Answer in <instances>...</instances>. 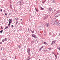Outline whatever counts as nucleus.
<instances>
[{
  "label": "nucleus",
  "mask_w": 60,
  "mask_h": 60,
  "mask_svg": "<svg viewBox=\"0 0 60 60\" xmlns=\"http://www.w3.org/2000/svg\"><path fill=\"white\" fill-rule=\"evenodd\" d=\"M10 14H9V15H10Z\"/></svg>",
  "instance_id": "47"
},
{
  "label": "nucleus",
  "mask_w": 60,
  "mask_h": 60,
  "mask_svg": "<svg viewBox=\"0 0 60 60\" xmlns=\"http://www.w3.org/2000/svg\"><path fill=\"white\" fill-rule=\"evenodd\" d=\"M7 24H8V22H7Z\"/></svg>",
  "instance_id": "43"
},
{
  "label": "nucleus",
  "mask_w": 60,
  "mask_h": 60,
  "mask_svg": "<svg viewBox=\"0 0 60 60\" xmlns=\"http://www.w3.org/2000/svg\"><path fill=\"white\" fill-rule=\"evenodd\" d=\"M40 8L41 9V10H43L44 9L43 8H42V7H40Z\"/></svg>",
  "instance_id": "18"
},
{
  "label": "nucleus",
  "mask_w": 60,
  "mask_h": 60,
  "mask_svg": "<svg viewBox=\"0 0 60 60\" xmlns=\"http://www.w3.org/2000/svg\"><path fill=\"white\" fill-rule=\"evenodd\" d=\"M21 26H20V27H21Z\"/></svg>",
  "instance_id": "49"
},
{
  "label": "nucleus",
  "mask_w": 60,
  "mask_h": 60,
  "mask_svg": "<svg viewBox=\"0 0 60 60\" xmlns=\"http://www.w3.org/2000/svg\"><path fill=\"white\" fill-rule=\"evenodd\" d=\"M27 51L28 53H30V49L28 48L27 49Z\"/></svg>",
  "instance_id": "4"
},
{
  "label": "nucleus",
  "mask_w": 60,
  "mask_h": 60,
  "mask_svg": "<svg viewBox=\"0 0 60 60\" xmlns=\"http://www.w3.org/2000/svg\"><path fill=\"white\" fill-rule=\"evenodd\" d=\"M35 10H36V11H37V12H38V10H37L36 8H35Z\"/></svg>",
  "instance_id": "27"
},
{
  "label": "nucleus",
  "mask_w": 60,
  "mask_h": 60,
  "mask_svg": "<svg viewBox=\"0 0 60 60\" xmlns=\"http://www.w3.org/2000/svg\"><path fill=\"white\" fill-rule=\"evenodd\" d=\"M20 20H22V19H20Z\"/></svg>",
  "instance_id": "40"
},
{
  "label": "nucleus",
  "mask_w": 60,
  "mask_h": 60,
  "mask_svg": "<svg viewBox=\"0 0 60 60\" xmlns=\"http://www.w3.org/2000/svg\"><path fill=\"white\" fill-rule=\"evenodd\" d=\"M45 1H43V4H44V3H45Z\"/></svg>",
  "instance_id": "35"
},
{
  "label": "nucleus",
  "mask_w": 60,
  "mask_h": 60,
  "mask_svg": "<svg viewBox=\"0 0 60 60\" xmlns=\"http://www.w3.org/2000/svg\"><path fill=\"white\" fill-rule=\"evenodd\" d=\"M11 26V27H12V28L14 26H13V25H12Z\"/></svg>",
  "instance_id": "26"
},
{
  "label": "nucleus",
  "mask_w": 60,
  "mask_h": 60,
  "mask_svg": "<svg viewBox=\"0 0 60 60\" xmlns=\"http://www.w3.org/2000/svg\"><path fill=\"white\" fill-rule=\"evenodd\" d=\"M11 23H10V22H9V24H8V26L9 27H10V25L11 24Z\"/></svg>",
  "instance_id": "17"
},
{
  "label": "nucleus",
  "mask_w": 60,
  "mask_h": 60,
  "mask_svg": "<svg viewBox=\"0 0 60 60\" xmlns=\"http://www.w3.org/2000/svg\"><path fill=\"white\" fill-rule=\"evenodd\" d=\"M3 12H5V10H4L3 11Z\"/></svg>",
  "instance_id": "30"
},
{
  "label": "nucleus",
  "mask_w": 60,
  "mask_h": 60,
  "mask_svg": "<svg viewBox=\"0 0 60 60\" xmlns=\"http://www.w3.org/2000/svg\"><path fill=\"white\" fill-rule=\"evenodd\" d=\"M32 36L34 37V38H36V36H35V35L34 34H33L32 35Z\"/></svg>",
  "instance_id": "9"
},
{
  "label": "nucleus",
  "mask_w": 60,
  "mask_h": 60,
  "mask_svg": "<svg viewBox=\"0 0 60 60\" xmlns=\"http://www.w3.org/2000/svg\"><path fill=\"white\" fill-rule=\"evenodd\" d=\"M49 34H50V35H51V34H52L51 33V32H50L49 33Z\"/></svg>",
  "instance_id": "25"
},
{
  "label": "nucleus",
  "mask_w": 60,
  "mask_h": 60,
  "mask_svg": "<svg viewBox=\"0 0 60 60\" xmlns=\"http://www.w3.org/2000/svg\"><path fill=\"white\" fill-rule=\"evenodd\" d=\"M8 21H9V23H11V22H12V19H10Z\"/></svg>",
  "instance_id": "3"
},
{
  "label": "nucleus",
  "mask_w": 60,
  "mask_h": 60,
  "mask_svg": "<svg viewBox=\"0 0 60 60\" xmlns=\"http://www.w3.org/2000/svg\"><path fill=\"white\" fill-rule=\"evenodd\" d=\"M45 2H46V0H45Z\"/></svg>",
  "instance_id": "42"
},
{
  "label": "nucleus",
  "mask_w": 60,
  "mask_h": 60,
  "mask_svg": "<svg viewBox=\"0 0 60 60\" xmlns=\"http://www.w3.org/2000/svg\"><path fill=\"white\" fill-rule=\"evenodd\" d=\"M52 3H55V2L53 0L52 1Z\"/></svg>",
  "instance_id": "24"
},
{
  "label": "nucleus",
  "mask_w": 60,
  "mask_h": 60,
  "mask_svg": "<svg viewBox=\"0 0 60 60\" xmlns=\"http://www.w3.org/2000/svg\"><path fill=\"white\" fill-rule=\"evenodd\" d=\"M54 24H56V25H57V26H60V21H59L58 22L55 21V22H54Z\"/></svg>",
  "instance_id": "2"
},
{
  "label": "nucleus",
  "mask_w": 60,
  "mask_h": 60,
  "mask_svg": "<svg viewBox=\"0 0 60 60\" xmlns=\"http://www.w3.org/2000/svg\"><path fill=\"white\" fill-rule=\"evenodd\" d=\"M46 27H48L49 26V23H47L46 24Z\"/></svg>",
  "instance_id": "7"
},
{
  "label": "nucleus",
  "mask_w": 60,
  "mask_h": 60,
  "mask_svg": "<svg viewBox=\"0 0 60 60\" xmlns=\"http://www.w3.org/2000/svg\"><path fill=\"white\" fill-rule=\"evenodd\" d=\"M29 54V55H30V56H31V54H30V52L29 53H28Z\"/></svg>",
  "instance_id": "34"
},
{
  "label": "nucleus",
  "mask_w": 60,
  "mask_h": 60,
  "mask_svg": "<svg viewBox=\"0 0 60 60\" xmlns=\"http://www.w3.org/2000/svg\"><path fill=\"white\" fill-rule=\"evenodd\" d=\"M17 19L18 20V19H19V18H18Z\"/></svg>",
  "instance_id": "44"
},
{
  "label": "nucleus",
  "mask_w": 60,
  "mask_h": 60,
  "mask_svg": "<svg viewBox=\"0 0 60 60\" xmlns=\"http://www.w3.org/2000/svg\"><path fill=\"white\" fill-rule=\"evenodd\" d=\"M15 19L16 20H17H17H18L17 19V18H15Z\"/></svg>",
  "instance_id": "39"
},
{
  "label": "nucleus",
  "mask_w": 60,
  "mask_h": 60,
  "mask_svg": "<svg viewBox=\"0 0 60 60\" xmlns=\"http://www.w3.org/2000/svg\"><path fill=\"white\" fill-rule=\"evenodd\" d=\"M46 42H44V44H46Z\"/></svg>",
  "instance_id": "29"
},
{
  "label": "nucleus",
  "mask_w": 60,
  "mask_h": 60,
  "mask_svg": "<svg viewBox=\"0 0 60 60\" xmlns=\"http://www.w3.org/2000/svg\"><path fill=\"white\" fill-rule=\"evenodd\" d=\"M39 60H40V59H39Z\"/></svg>",
  "instance_id": "48"
},
{
  "label": "nucleus",
  "mask_w": 60,
  "mask_h": 60,
  "mask_svg": "<svg viewBox=\"0 0 60 60\" xmlns=\"http://www.w3.org/2000/svg\"><path fill=\"white\" fill-rule=\"evenodd\" d=\"M53 43H53V41H52V44H51L52 45H53Z\"/></svg>",
  "instance_id": "23"
},
{
  "label": "nucleus",
  "mask_w": 60,
  "mask_h": 60,
  "mask_svg": "<svg viewBox=\"0 0 60 60\" xmlns=\"http://www.w3.org/2000/svg\"><path fill=\"white\" fill-rule=\"evenodd\" d=\"M55 17H57L59 16V14L57 13L55 15Z\"/></svg>",
  "instance_id": "5"
},
{
  "label": "nucleus",
  "mask_w": 60,
  "mask_h": 60,
  "mask_svg": "<svg viewBox=\"0 0 60 60\" xmlns=\"http://www.w3.org/2000/svg\"><path fill=\"white\" fill-rule=\"evenodd\" d=\"M16 56H15V58H16Z\"/></svg>",
  "instance_id": "41"
},
{
  "label": "nucleus",
  "mask_w": 60,
  "mask_h": 60,
  "mask_svg": "<svg viewBox=\"0 0 60 60\" xmlns=\"http://www.w3.org/2000/svg\"><path fill=\"white\" fill-rule=\"evenodd\" d=\"M48 49H49V50H51V48H48Z\"/></svg>",
  "instance_id": "20"
},
{
  "label": "nucleus",
  "mask_w": 60,
  "mask_h": 60,
  "mask_svg": "<svg viewBox=\"0 0 60 60\" xmlns=\"http://www.w3.org/2000/svg\"><path fill=\"white\" fill-rule=\"evenodd\" d=\"M57 49H58L60 51V47L58 46L57 47Z\"/></svg>",
  "instance_id": "12"
},
{
  "label": "nucleus",
  "mask_w": 60,
  "mask_h": 60,
  "mask_svg": "<svg viewBox=\"0 0 60 60\" xmlns=\"http://www.w3.org/2000/svg\"><path fill=\"white\" fill-rule=\"evenodd\" d=\"M6 38H5V39L2 40V41L3 42H4V41H6Z\"/></svg>",
  "instance_id": "8"
},
{
  "label": "nucleus",
  "mask_w": 60,
  "mask_h": 60,
  "mask_svg": "<svg viewBox=\"0 0 60 60\" xmlns=\"http://www.w3.org/2000/svg\"><path fill=\"white\" fill-rule=\"evenodd\" d=\"M42 27V25L41 24V26H39L38 27V28L39 30H41V27Z\"/></svg>",
  "instance_id": "6"
},
{
  "label": "nucleus",
  "mask_w": 60,
  "mask_h": 60,
  "mask_svg": "<svg viewBox=\"0 0 60 60\" xmlns=\"http://www.w3.org/2000/svg\"><path fill=\"white\" fill-rule=\"evenodd\" d=\"M1 28H2V29H3V28H2V27H1Z\"/></svg>",
  "instance_id": "45"
},
{
  "label": "nucleus",
  "mask_w": 60,
  "mask_h": 60,
  "mask_svg": "<svg viewBox=\"0 0 60 60\" xmlns=\"http://www.w3.org/2000/svg\"><path fill=\"white\" fill-rule=\"evenodd\" d=\"M52 10V9L51 8H49V11H51Z\"/></svg>",
  "instance_id": "13"
},
{
  "label": "nucleus",
  "mask_w": 60,
  "mask_h": 60,
  "mask_svg": "<svg viewBox=\"0 0 60 60\" xmlns=\"http://www.w3.org/2000/svg\"><path fill=\"white\" fill-rule=\"evenodd\" d=\"M43 48V46H42V47H41V48L42 49Z\"/></svg>",
  "instance_id": "38"
},
{
  "label": "nucleus",
  "mask_w": 60,
  "mask_h": 60,
  "mask_svg": "<svg viewBox=\"0 0 60 60\" xmlns=\"http://www.w3.org/2000/svg\"><path fill=\"white\" fill-rule=\"evenodd\" d=\"M28 40H30V38H28Z\"/></svg>",
  "instance_id": "37"
},
{
  "label": "nucleus",
  "mask_w": 60,
  "mask_h": 60,
  "mask_svg": "<svg viewBox=\"0 0 60 60\" xmlns=\"http://www.w3.org/2000/svg\"><path fill=\"white\" fill-rule=\"evenodd\" d=\"M3 10L2 9L1 10H0V11H1V12H2V10Z\"/></svg>",
  "instance_id": "33"
},
{
  "label": "nucleus",
  "mask_w": 60,
  "mask_h": 60,
  "mask_svg": "<svg viewBox=\"0 0 60 60\" xmlns=\"http://www.w3.org/2000/svg\"><path fill=\"white\" fill-rule=\"evenodd\" d=\"M12 6H11V5H10V8L11 9H12Z\"/></svg>",
  "instance_id": "15"
},
{
  "label": "nucleus",
  "mask_w": 60,
  "mask_h": 60,
  "mask_svg": "<svg viewBox=\"0 0 60 60\" xmlns=\"http://www.w3.org/2000/svg\"><path fill=\"white\" fill-rule=\"evenodd\" d=\"M31 32H32V30H31Z\"/></svg>",
  "instance_id": "46"
},
{
  "label": "nucleus",
  "mask_w": 60,
  "mask_h": 60,
  "mask_svg": "<svg viewBox=\"0 0 60 60\" xmlns=\"http://www.w3.org/2000/svg\"><path fill=\"white\" fill-rule=\"evenodd\" d=\"M31 32L32 33H34V31H31Z\"/></svg>",
  "instance_id": "28"
},
{
  "label": "nucleus",
  "mask_w": 60,
  "mask_h": 60,
  "mask_svg": "<svg viewBox=\"0 0 60 60\" xmlns=\"http://www.w3.org/2000/svg\"><path fill=\"white\" fill-rule=\"evenodd\" d=\"M41 48L40 49H39V51H40L41 50Z\"/></svg>",
  "instance_id": "22"
},
{
  "label": "nucleus",
  "mask_w": 60,
  "mask_h": 60,
  "mask_svg": "<svg viewBox=\"0 0 60 60\" xmlns=\"http://www.w3.org/2000/svg\"><path fill=\"white\" fill-rule=\"evenodd\" d=\"M19 48H21V47L20 46H18Z\"/></svg>",
  "instance_id": "31"
},
{
  "label": "nucleus",
  "mask_w": 60,
  "mask_h": 60,
  "mask_svg": "<svg viewBox=\"0 0 60 60\" xmlns=\"http://www.w3.org/2000/svg\"><path fill=\"white\" fill-rule=\"evenodd\" d=\"M31 58H30L29 57V56H28V60H29Z\"/></svg>",
  "instance_id": "16"
},
{
  "label": "nucleus",
  "mask_w": 60,
  "mask_h": 60,
  "mask_svg": "<svg viewBox=\"0 0 60 60\" xmlns=\"http://www.w3.org/2000/svg\"><path fill=\"white\" fill-rule=\"evenodd\" d=\"M3 30H2L1 31H0V32L1 33H2L3 32Z\"/></svg>",
  "instance_id": "21"
},
{
  "label": "nucleus",
  "mask_w": 60,
  "mask_h": 60,
  "mask_svg": "<svg viewBox=\"0 0 60 60\" xmlns=\"http://www.w3.org/2000/svg\"><path fill=\"white\" fill-rule=\"evenodd\" d=\"M7 28H9V27L8 26H5V29H7Z\"/></svg>",
  "instance_id": "11"
},
{
  "label": "nucleus",
  "mask_w": 60,
  "mask_h": 60,
  "mask_svg": "<svg viewBox=\"0 0 60 60\" xmlns=\"http://www.w3.org/2000/svg\"><path fill=\"white\" fill-rule=\"evenodd\" d=\"M54 55H55V56L56 57V58H57V56L56 55H55L54 54Z\"/></svg>",
  "instance_id": "19"
},
{
  "label": "nucleus",
  "mask_w": 60,
  "mask_h": 60,
  "mask_svg": "<svg viewBox=\"0 0 60 60\" xmlns=\"http://www.w3.org/2000/svg\"><path fill=\"white\" fill-rule=\"evenodd\" d=\"M18 21H16V24L18 23Z\"/></svg>",
  "instance_id": "36"
},
{
  "label": "nucleus",
  "mask_w": 60,
  "mask_h": 60,
  "mask_svg": "<svg viewBox=\"0 0 60 60\" xmlns=\"http://www.w3.org/2000/svg\"><path fill=\"white\" fill-rule=\"evenodd\" d=\"M5 13V15H6V16H7V14L6 13Z\"/></svg>",
  "instance_id": "32"
},
{
  "label": "nucleus",
  "mask_w": 60,
  "mask_h": 60,
  "mask_svg": "<svg viewBox=\"0 0 60 60\" xmlns=\"http://www.w3.org/2000/svg\"><path fill=\"white\" fill-rule=\"evenodd\" d=\"M53 44H55V43H56V41H53Z\"/></svg>",
  "instance_id": "14"
},
{
  "label": "nucleus",
  "mask_w": 60,
  "mask_h": 60,
  "mask_svg": "<svg viewBox=\"0 0 60 60\" xmlns=\"http://www.w3.org/2000/svg\"><path fill=\"white\" fill-rule=\"evenodd\" d=\"M19 4V5H22V4H24V2H23L22 0H21V1H19V2L17 3V4Z\"/></svg>",
  "instance_id": "1"
},
{
  "label": "nucleus",
  "mask_w": 60,
  "mask_h": 60,
  "mask_svg": "<svg viewBox=\"0 0 60 60\" xmlns=\"http://www.w3.org/2000/svg\"><path fill=\"white\" fill-rule=\"evenodd\" d=\"M31 44H33V43H34V40H32L31 41Z\"/></svg>",
  "instance_id": "10"
}]
</instances>
